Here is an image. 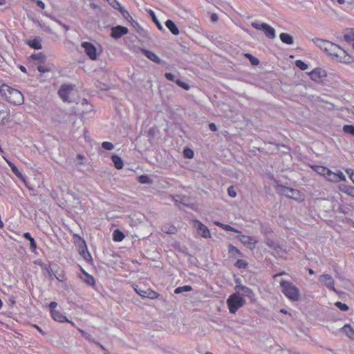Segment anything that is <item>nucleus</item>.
I'll return each instance as SVG.
<instances>
[{
	"instance_id": "2eb2a0df",
	"label": "nucleus",
	"mask_w": 354,
	"mask_h": 354,
	"mask_svg": "<svg viewBox=\"0 0 354 354\" xmlns=\"http://www.w3.org/2000/svg\"><path fill=\"white\" fill-rule=\"evenodd\" d=\"M319 281L326 286L329 290L337 292L335 287H334V281L330 274H324L319 277Z\"/></svg>"
},
{
	"instance_id": "de8ad7c7",
	"label": "nucleus",
	"mask_w": 354,
	"mask_h": 354,
	"mask_svg": "<svg viewBox=\"0 0 354 354\" xmlns=\"http://www.w3.org/2000/svg\"><path fill=\"white\" fill-rule=\"evenodd\" d=\"M228 251H230V252L231 253L235 252L237 254H240V250H238V248L236 246H234L233 245H230V247H228Z\"/></svg>"
},
{
	"instance_id": "bf43d9fd",
	"label": "nucleus",
	"mask_w": 354,
	"mask_h": 354,
	"mask_svg": "<svg viewBox=\"0 0 354 354\" xmlns=\"http://www.w3.org/2000/svg\"><path fill=\"white\" fill-rule=\"evenodd\" d=\"M212 21H215L218 19V17H216V15H213L212 16Z\"/></svg>"
},
{
	"instance_id": "473e14b6",
	"label": "nucleus",
	"mask_w": 354,
	"mask_h": 354,
	"mask_svg": "<svg viewBox=\"0 0 354 354\" xmlns=\"http://www.w3.org/2000/svg\"><path fill=\"white\" fill-rule=\"evenodd\" d=\"M31 58L32 59L37 60L43 64L44 63V61H45V56L43 54V53L32 54Z\"/></svg>"
},
{
	"instance_id": "a19ab883",
	"label": "nucleus",
	"mask_w": 354,
	"mask_h": 354,
	"mask_svg": "<svg viewBox=\"0 0 354 354\" xmlns=\"http://www.w3.org/2000/svg\"><path fill=\"white\" fill-rule=\"evenodd\" d=\"M235 266L238 268H246L248 266V262L243 260V259H239L236 262Z\"/></svg>"
},
{
	"instance_id": "a878e982",
	"label": "nucleus",
	"mask_w": 354,
	"mask_h": 354,
	"mask_svg": "<svg viewBox=\"0 0 354 354\" xmlns=\"http://www.w3.org/2000/svg\"><path fill=\"white\" fill-rule=\"evenodd\" d=\"M313 169L317 174H319V175H321L324 177L327 174V172L330 170L329 168H328L326 167L319 166V165H315L313 167Z\"/></svg>"
},
{
	"instance_id": "a18cd8bd",
	"label": "nucleus",
	"mask_w": 354,
	"mask_h": 354,
	"mask_svg": "<svg viewBox=\"0 0 354 354\" xmlns=\"http://www.w3.org/2000/svg\"><path fill=\"white\" fill-rule=\"evenodd\" d=\"M37 70L39 73H41V74H44V73L48 72L50 71V68L48 67H47L46 66L39 65L37 66Z\"/></svg>"
},
{
	"instance_id": "f3484780",
	"label": "nucleus",
	"mask_w": 354,
	"mask_h": 354,
	"mask_svg": "<svg viewBox=\"0 0 354 354\" xmlns=\"http://www.w3.org/2000/svg\"><path fill=\"white\" fill-rule=\"evenodd\" d=\"M2 158L8 163L9 167L11 168L12 173L15 174V175L17 176V178L20 179L21 181H23L24 183H25V185H26V178L23 176V174L21 172H19L18 168L15 167V165L10 160H8L7 157L3 156Z\"/></svg>"
},
{
	"instance_id": "f704fd0d",
	"label": "nucleus",
	"mask_w": 354,
	"mask_h": 354,
	"mask_svg": "<svg viewBox=\"0 0 354 354\" xmlns=\"http://www.w3.org/2000/svg\"><path fill=\"white\" fill-rule=\"evenodd\" d=\"M245 57H247L248 59H249L250 62L252 65L256 66V65L259 64V60L257 58L254 57L251 54L246 53V54H245Z\"/></svg>"
},
{
	"instance_id": "774afa93",
	"label": "nucleus",
	"mask_w": 354,
	"mask_h": 354,
	"mask_svg": "<svg viewBox=\"0 0 354 354\" xmlns=\"http://www.w3.org/2000/svg\"><path fill=\"white\" fill-rule=\"evenodd\" d=\"M337 1L338 2V3L339 4H343L344 3V0H337Z\"/></svg>"
},
{
	"instance_id": "cd10ccee",
	"label": "nucleus",
	"mask_w": 354,
	"mask_h": 354,
	"mask_svg": "<svg viewBox=\"0 0 354 354\" xmlns=\"http://www.w3.org/2000/svg\"><path fill=\"white\" fill-rule=\"evenodd\" d=\"M214 225L219 226L221 228L223 229L226 231L233 232H239L238 230H236L233 227H232L230 225L227 224H223L220 223L219 221H214Z\"/></svg>"
},
{
	"instance_id": "0eeeda50",
	"label": "nucleus",
	"mask_w": 354,
	"mask_h": 354,
	"mask_svg": "<svg viewBox=\"0 0 354 354\" xmlns=\"http://www.w3.org/2000/svg\"><path fill=\"white\" fill-rule=\"evenodd\" d=\"M73 89L74 85L73 84H62L58 91L61 100L66 102H71V100L69 96Z\"/></svg>"
},
{
	"instance_id": "37998d69",
	"label": "nucleus",
	"mask_w": 354,
	"mask_h": 354,
	"mask_svg": "<svg viewBox=\"0 0 354 354\" xmlns=\"http://www.w3.org/2000/svg\"><path fill=\"white\" fill-rule=\"evenodd\" d=\"M183 153L185 157L188 158H192L194 156V152L189 148L185 149Z\"/></svg>"
},
{
	"instance_id": "aec40b11",
	"label": "nucleus",
	"mask_w": 354,
	"mask_h": 354,
	"mask_svg": "<svg viewBox=\"0 0 354 354\" xmlns=\"http://www.w3.org/2000/svg\"><path fill=\"white\" fill-rule=\"evenodd\" d=\"M26 44L30 47L35 49H41L42 48L41 40L39 37L33 38L32 39L28 40Z\"/></svg>"
},
{
	"instance_id": "4c0bfd02",
	"label": "nucleus",
	"mask_w": 354,
	"mask_h": 354,
	"mask_svg": "<svg viewBox=\"0 0 354 354\" xmlns=\"http://www.w3.org/2000/svg\"><path fill=\"white\" fill-rule=\"evenodd\" d=\"M102 147L104 149H106V150H108V151H111V150L113 149L114 146H113V143L111 142L104 141L102 143Z\"/></svg>"
},
{
	"instance_id": "e2e57ef3",
	"label": "nucleus",
	"mask_w": 354,
	"mask_h": 354,
	"mask_svg": "<svg viewBox=\"0 0 354 354\" xmlns=\"http://www.w3.org/2000/svg\"><path fill=\"white\" fill-rule=\"evenodd\" d=\"M6 3V0H0V6H3Z\"/></svg>"
},
{
	"instance_id": "680f3d73",
	"label": "nucleus",
	"mask_w": 354,
	"mask_h": 354,
	"mask_svg": "<svg viewBox=\"0 0 354 354\" xmlns=\"http://www.w3.org/2000/svg\"><path fill=\"white\" fill-rule=\"evenodd\" d=\"M280 313H283V314H288V313L286 311V309H284V308L281 309V310H280Z\"/></svg>"
},
{
	"instance_id": "5701e85b",
	"label": "nucleus",
	"mask_w": 354,
	"mask_h": 354,
	"mask_svg": "<svg viewBox=\"0 0 354 354\" xmlns=\"http://www.w3.org/2000/svg\"><path fill=\"white\" fill-rule=\"evenodd\" d=\"M339 190L343 193L354 198V187L351 185H342L339 187Z\"/></svg>"
},
{
	"instance_id": "dca6fc26",
	"label": "nucleus",
	"mask_w": 354,
	"mask_h": 354,
	"mask_svg": "<svg viewBox=\"0 0 354 354\" xmlns=\"http://www.w3.org/2000/svg\"><path fill=\"white\" fill-rule=\"evenodd\" d=\"M128 32V29L125 26H114L111 29V37L118 39Z\"/></svg>"
},
{
	"instance_id": "c9c22d12",
	"label": "nucleus",
	"mask_w": 354,
	"mask_h": 354,
	"mask_svg": "<svg viewBox=\"0 0 354 354\" xmlns=\"http://www.w3.org/2000/svg\"><path fill=\"white\" fill-rule=\"evenodd\" d=\"M295 65L302 71L306 70L308 68V64L301 59L296 60Z\"/></svg>"
},
{
	"instance_id": "79ce46f5",
	"label": "nucleus",
	"mask_w": 354,
	"mask_h": 354,
	"mask_svg": "<svg viewBox=\"0 0 354 354\" xmlns=\"http://www.w3.org/2000/svg\"><path fill=\"white\" fill-rule=\"evenodd\" d=\"M345 173L348 175L351 182L354 184V169L351 168H347L345 169Z\"/></svg>"
},
{
	"instance_id": "6e6d98bb",
	"label": "nucleus",
	"mask_w": 354,
	"mask_h": 354,
	"mask_svg": "<svg viewBox=\"0 0 354 354\" xmlns=\"http://www.w3.org/2000/svg\"><path fill=\"white\" fill-rule=\"evenodd\" d=\"M30 248L32 251L36 250L37 244L35 241H32V242L30 243Z\"/></svg>"
},
{
	"instance_id": "f8f14e48",
	"label": "nucleus",
	"mask_w": 354,
	"mask_h": 354,
	"mask_svg": "<svg viewBox=\"0 0 354 354\" xmlns=\"http://www.w3.org/2000/svg\"><path fill=\"white\" fill-rule=\"evenodd\" d=\"M194 225L197 230V233L201 236L207 239L210 236L209 230L207 227L202 222L198 220L194 221Z\"/></svg>"
},
{
	"instance_id": "9d476101",
	"label": "nucleus",
	"mask_w": 354,
	"mask_h": 354,
	"mask_svg": "<svg viewBox=\"0 0 354 354\" xmlns=\"http://www.w3.org/2000/svg\"><path fill=\"white\" fill-rule=\"evenodd\" d=\"M82 47L84 48L86 55L91 60H95L97 57V49L93 44L84 41L82 43Z\"/></svg>"
},
{
	"instance_id": "f257e3e1",
	"label": "nucleus",
	"mask_w": 354,
	"mask_h": 354,
	"mask_svg": "<svg viewBox=\"0 0 354 354\" xmlns=\"http://www.w3.org/2000/svg\"><path fill=\"white\" fill-rule=\"evenodd\" d=\"M317 41L320 43V48L332 59L344 64H351L354 62V58L336 44L322 39H317Z\"/></svg>"
},
{
	"instance_id": "20e7f679",
	"label": "nucleus",
	"mask_w": 354,
	"mask_h": 354,
	"mask_svg": "<svg viewBox=\"0 0 354 354\" xmlns=\"http://www.w3.org/2000/svg\"><path fill=\"white\" fill-rule=\"evenodd\" d=\"M226 304L230 313L234 314L244 306L245 301L243 297L239 296V292H235L227 297Z\"/></svg>"
},
{
	"instance_id": "393cba45",
	"label": "nucleus",
	"mask_w": 354,
	"mask_h": 354,
	"mask_svg": "<svg viewBox=\"0 0 354 354\" xmlns=\"http://www.w3.org/2000/svg\"><path fill=\"white\" fill-rule=\"evenodd\" d=\"M125 238V235L123 232H122L119 230H115L113 233V240L115 242H120L124 240Z\"/></svg>"
},
{
	"instance_id": "8fccbe9b",
	"label": "nucleus",
	"mask_w": 354,
	"mask_h": 354,
	"mask_svg": "<svg viewBox=\"0 0 354 354\" xmlns=\"http://www.w3.org/2000/svg\"><path fill=\"white\" fill-rule=\"evenodd\" d=\"M165 76L166 79L168 80H170V81H174V75L170 73H166L165 74Z\"/></svg>"
},
{
	"instance_id": "ddd939ff",
	"label": "nucleus",
	"mask_w": 354,
	"mask_h": 354,
	"mask_svg": "<svg viewBox=\"0 0 354 354\" xmlns=\"http://www.w3.org/2000/svg\"><path fill=\"white\" fill-rule=\"evenodd\" d=\"M328 181L332 183H339L342 181H346V177L344 174L341 171H338L337 173H333L331 170L328 171L324 176Z\"/></svg>"
},
{
	"instance_id": "c03bdc74",
	"label": "nucleus",
	"mask_w": 354,
	"mask_h": 354,
	"mask_svg": "<svg viewBox=\"0 0 354 354\" xmlns=\"http://www.w3.org/2000/svg\"><path fill=\"white\" fill-rule=\"evenodd\" d=\"M176 84L178 86H179L180 88H183L185 90H189V86L188 84L183 82V81H180V80H176Z\"/></svg>"
},
{
	"instance_id": "bb28decb",
	"label": "nucleus",
	"mask_w": 354,
	"mask_h": 354,
	"mask_svg": "<svg viewBox=\"0 0 354 354\" xmlns=\"http://www.w3.org/2000/svg\"><path fill=\"white\" fill-rule=\"evenodd\" d=\"M279 38L283 44H292L293 43L292 37L288 33L282 32L279 35Z\"/></svg>"
},
{
	"instance_id": "72a5a7b5",
	"label": "nucleus",
	"mask_w": 354,
	"mask_h": 354,
	"mask_svg": "<svg viewBox=\"0 0 354 354\" xmlns=\"http://www.w3.org/2000/svg\"><path fill=\"white\" fill-rule=\"evenodd\" d=\"M55 278L60 282H65L66 280L65 271L63 270H60L59 272L57 273V274L55 275Z\"/></svg>"
},
{
	"instance_id": "6ab92c4d",
	"label": "nucleus",
	"mask_w": 354,
	"mask_h": 354,
	"mask_svg": "<svg viewBox=\"0 0 354 354\" xmlns=\"http://www.w3.org/2000/svg\"><path fill=\"white\" fill-rule=\"evenodd\" d=\"M142 52L145 55V56L151 61H153L156 64L160 63V59L159 58V57L154 54L153 52L147 49H142Z\"/></svg>"
},
{
	"instance_id": "052dcab7",
	"label": "nucleus",
	"mask_w": 354,
	"mask_h": 354,
	"mask_svg": "<svg viewBox=\"0 0 354 354\" xmlns=\"http://www.w3.org/2000/svg\"><path fill=\"white\" fill-rule=\"evenodd\" d=\"M77 158L80 160H82L84 159V156L82 155H80V154H78Z\"/></svg>"
},
{
	"instance_id": "c85d7f7f",
	"label": "nucleus",
	"mask_w": 354,
	"mask_h": 354,
	"mask_svg": "<svg viewBox=\"0 0 354 354\" xmlns=\"http://www.w3.org/2000/svg\"><path fill=\"white\" fill-rule=\"evenodd\" d=\"M344 40L347 42H354V28L345 32L344 35Z\"/></svg>"
},
{
	"instance_id": "49530a36",
	"label": "nucleus",
	"mask_w": 354,
	"mask_h": 354,
	"mask_svg": "<svg viewBox=\"0 0 354 354\" xmlns=\"http://www.w3.org/2000/svg\"><path fill=\"white\" fill-rule=\"evenodd\" d=\"M227 194L229 196H230L232 198L236 197V192L234 190L233 186H230L227 188Z\"/></svg>"
},
{
	"instance_id": "39448f33",
	"label": "nucleus",
	"mask_w": 354,
	"mask_h": 354,
	"mask_svg": "<svg viewBox=\"0 0 354 354\" xmlns=\"http://www.w3.org/2000/svg\"><path fill=\"white\" fill-rule=\"evenodd\" d=\"M57 305V304L55 301H53L49 304V309L50 311L51 317H53L55 321L60 323L68 322L73 324L71 321H68L64 313L55 309Z\"/></svg>"
},
{
	"instance_id": "b1692460",
	"label": "nucleus",
	"mask_w": 354,
	"mask_h": 354,
	"mask_svg": "<svg viewBox=\"0 0 354 354\" xmlns=\"http://www.w3.org/2000/svg\"><path fill=\"white\" fill-rule=\"evenodd\" d=\"M111 160L115 169H120L124 167V162L118 156L113 154L111 156Z\"/></svg>"
},
{
	"instance_id": "6e6552de",
	"label": "nucleus",
	"mask_w": 354,
	"mask_h": 354,
	"mask_svg": "<svg viewBox=\"0 0 354 354\" xmlns=\"http://www.w3.org/2000/svg\"><path fill=\"white\" fill-rule=\"evenodd\" d=\"M135 291L142 298H149L151 299H155L158 298L160 294L155 292L151 288H149L147 289L143 290L140 288L139 286H136L134 287Z\"/></svg>"
},
{
	"instance_id": "1a4fd4ad",
	"label": "nucleus",
	"mask_w": 354,
	"mask_h": 354,
	"mask_svg": "<svg viewBox=\"0 0 354 354\" xmlns=\"http://www.w3.org/2000/svg\"><path fill=\"white\" fill-rule=\"evenodd\" d=\"M236 292H239V296L244 297H248L250 299L252 302L255 301V295L254 292L249 288L244 286H236L235 287Z\"/></svg>"
},
{
	"instance_id": "58836bf2",
	"label": "nucleus",
	"mask_w": 354,
	"mask_h": 354,
	"mask_svg": "<svg viewBox=\"0 0 354 354\" xmlns=\"http://www.w3.org/2000/svg\"><path fill=\"white\" fill-rule=\"evenodd\" d=\"M343 131L354 136V126L353 125H344Z\"/></svg>"
},
{
	"instance_id": "412c9836",
	"label": "nucleus",
	"mask_w": 354,
	"mask_h": 354,
	"mask_svg": "<svg viewBox=\"0 0 354 354\" xmlns=\"http://www.w3.org/2000/svg\"><path fill=\"white\" fill-rule=\"evenodd\" d=\"M166 27L169 29L171 32L174 35H178L179 34V30L176 25L174 24V22L170 19H168L165 22Z\"/></svg>"
},
{
	"instance_id": "e433bc0d",
	"label": "nucleus",
	"mask_w": 354,
	"mask_h": 354,
	"mask_svg": "<svg viewBox=\"0 0 354 354\" xmlns=\"http://www.w3.org/2000/svg\"><path fill=\"white\" fill-rule=\"evenodd\" d=\"M139 183H151V180L147 175H141L138 178Z\"/></svg>"
},
{
	"instance_id": "69168bd1",
	"label": "nucleus",
	"mask_w": 354,
	"mask_h": 354,
	"mask_svg": "<svg viewBox=\"0 0 354 354\" xmlns=\"http://www.w3.org/2000/svg\"><path fill=\"white\" fill-rule=\"evenodd\" d=\"M3 227V223L1 220V218L0 217V229H2Z\"/></svg>"
},
{
	"instance_id": "423d86ee",
	"label": "nucleus",
	"mask_w": 354,
	"mask_h": 354,
	"mask_svg": "<svg viewBox=\"0 0 354 354\" xmlns=\"http://www.w3.org/2000/svg\"><path fill=\"white\" fill-rule=\"evenodd\" d=\"M251 26L257 30L264 32L266 37L274 39L275 37L274 29L266 23L259 24L256 21L251 23Z\"/></svg>"
},
{
	"instance_id": "2f4dec72",
	"label": "nucleus",
	"mask_w": 354,
	"mask_h": 354,
	"mask_svg": "<svg viewBox=\"0 0 354 354\" xmlns=\"http://www.w3.org/2000/svg\"><path fill=\"white\" fill-rule=\"evenodd\" d=\"M192 288L190 286L186 285L184 286L177 287L176 288V290H174V292L176 294H179L180 292H190V291H192Z\"/></svg>"
},
{
	"instance_id": "13d9d810",
	"label": "nucleus",
	"mask_w": 354,
	"mask_h": 354,
	"mask_svg": "<svg viewBox=\"0 0 354 354\" xmlns=\"http://www.w3.org/2000/svg\"><path fill=\"white\" fill-rule=\"evenodd\" d=\"M19 68H20L21 71H22L24 73H26V68L24 66H20Z\"/></svg>"
},
{
	"instance_id": "4d7b16f0",
	"label": "nucleus",
	"mask_w": 354,
	"mask_h": 354,
	"mask_svg": "<svg viewBox=\"0 0 354 354\" xmlns=\"http://www.w3.org/2000/svg\"><path fill=\"white\" fill-rule=\"evenodd\" d=\"M24 237L26 239V240H30V239L32 238L31 235L30 233L28 232H26L24 233Z\"/></svg>"
},
{
	"instance_id": "09e8293b",
	"label": "nucleus",
	"mask_w": 354,
	"mask_h": 354,
	"mask_svg": "<svg viewBox=\"0 0 354 354\" xmlns=\"http://www.w3.org/2000/svg\"><path fill=\"white\" fill-rule=\"evenodd\" d=\"M38 265L41 266H44V269H46V272H48V274L50 277H52V271L50 270V266H44V263H41V262H39L38 263Z\"/></svg>"
},
{
	"instance_id": "9b49d317",
	"label": "nucleus",
	"mask_w": 354,
	"mask_h": 354,
	"mask_svg": "<svg viewBox=\"0 0 354 354\" xmlns=\"http://www.w3.org/2000/svg\"><path fill=\"white\" fill-rule=\"evenodd\" d=\"M80 239V243L78 245L79 254L82 257V258L86 262H91L92 257L88 250V247L86 246L85 241L81 239Z\"/></svg>"
},
{
	"instance_id": "7c9ffc66",
	"label": "nucleus",
	"mask_w": 354,
	"mask_h": 354,
	"mask_svg": "<svg viewBox=\"0 0 354 354\" xmlns=\"http://www.w3.org/2000/svg\"><path fill=\"white\" fill-rule=\"evenodd\" d=\"M109 5L113 6V8L115 10H118L121 12H124V10L122 8L120 3L117 0H106Z\"/></svg>"
},
{
	"instance_id": "338daca9",
	"label": "nucleus",
	"mask_w": 354,
	"mask_h": 354,
	"mask_svg": "<svg viewBox=\"0 0 354 354\" xmlns=\"http://www.w3.org/2000/svg\"><path fill=\"white\" fill-rule=\"evenodd\" d=\"M100 348H101V349H102V350H103V351H104V352H106V351H108L106 349V348H105V347H104V346H102V344H100Z\"/></svg>"
},
{
	"instance_id": "603ef678",
	"label": "nucleus",
	"mask_w": 354,
	"mask_h": 354,
	"mask_svg": "<svg viewBox=\"0 0 354 354\" xmlns=\"http://www.w3.org/2000/svg\"><path fill=\"white\" fill-rule=\"evenodd\" d=\"M162 230L163 232H165V233H167V234H174V232H175L176 230L175 229V227H172L171 228H170V229H169V230H166V229H163V228H162Z\"/></svg>"
},
{
	"instance_id": "4468645a",
	"label": "nucleus",
	"mask_w": 354,
	"mask_h": 354,
	"mask_svg": "<svg viewBox=\"0 0 354 354\" xmlns=\"http://www.w3.org/2000/svg\"><path fill=\"white\" fill-rule=\"evenodd\" d=\"M310 79L315 82H319L322 78L326 77V72L321 68H315L309 73Z\"/></svg>"
},
{
	"instance_id": "f03ea898",
	"label": "nucleus",
	"mask_w": 354,
	"mask_h": 354,
	"mask_svg": "<svg viewBox=\"0 0 354 354\" xmlns=\"http://www.w3.org/2000/svg\"><path fill=\"white\" fill-rule=\"evenodd\" d=\"M0 95L10 104L15 106H20L24 102V94L18 89L12 88L8 84H2L0 88Z\"/></svg>"
},
{
	"instance_id": "ea45409f",
	"label": "nucleus",
	"mask_w": 354,
	"mask_h": 354,
	"mask_svg": "<svg viewBox=\"0 0 354 354\" xmlns=\"http://www.w3.org/2000/svg\"><path fill=\"white\" fill-rule=\"evenodd\" d=\"M335 305L337 308H338L342 311H346L348 310V305L344 303L337 301V302L335 303Z\"/></svg>"
},
{
	"instance_id": "7ed1b4c3",
	"label": "nucleus",
	"mask_w": 354,
	"mask_h": 354,
	"mask_svg": "<svg viewBox=\"0 0 354 354\" xmlns=\"http://www.w3.org/2000/svg\"><path fill=\"white\" fill-rule=\"evenodd\" d=\"M280 288L281 292L290 301H297L301 298L297 287L292 282L282 280L280 281Z\"/></svg>"
},
{
	"instance_id": "c756f323",
	"label": "nucleus",
	"mask_w": 354,
	"mask_h": 354,
	"mask_svg": "<svg viewBox=\"0 0 354 354\" xmlns=\"http://www.w3.org/2000/svg\"><path fill=\"white\" fill-rule=\"evenodd\" d=\"M285 194L290 198H296V196L299 194L298 191L292 188H285Z\"/></svg>"
},
{
	"instance_id": "3c124183",
	"label": "nucleus",
	"mask_w": 354,
	"mask_h": 354,
	"mask_svg": "<svg viewBox=\"0 0 354 354\" xmlns=\"http://www.w3.org/2000/svg\"><path fill=\"white\" fill-rule=\"evenodd\" d=\"M37 6L40 8L41 9L44 10L45 8L44 3L41 0H37L36 1Z\"/></svg>"
},
{
	"instance_id": "864d4df0",
	"label": "nucleus",
	"mask_w": 354,
	"mask_h": 354,
	"mask_svg": "<svg viewBox=\"0 0 354 354\" xmlns=\"http://www.w3.org/2000/svg\"><path fill=\"white\" fill-rule=\"evenodd\" d=\"M32 326L33 328H35L39 331V333H41L42 335H44V330L41 328H39V326H37V324H32Z\"/></svg>"
},
{
	"instance_id": "0e129e2a",
	"label": "nucleus",
	"mask_w": 354,
	"mask_h": 354,
	"mask_svg": "<svg viewBox=\"0 0 354 354\" xmlns=\"http://www.w3.org/2000/svg\"><path fill=\"white\" fill-rule=\"evenodd\" d=\"M308 273L310 274L311 275H313L314 274V271L311 268H308Z\"/></svg>"
},
{
	"instance_id": "a211bd4d",
	"label": "nucleus",
	"mask_w": 354,
	"mask_h": 354,
	"mask_svg": "<svg viewBox=\"0 0 354 354\" xmlns=\"http://www.w3.org/2000/svg\"><path fill=\"white\" fill-rule=\"evenodd\" d=\"M82 272L83 277H80V278L82 279L84 282H85L88 286L94 287L95 286V279L94 277L83 268H82Z\"/></svg>"
},
{
	"instance_id": "5fc2aeb1",
	"label": "nucleus",
	"mask_w": 354,
	"mask_h": 354,
	"mask_svg": "<svg viewBox=\"0 0 354 354\" xmlns=\"http://www.w3.org/2000/svg\"><path fill=\"white\" fill-rule=\"evenodd\" d=\"M209 129L212 132H215L216 131V125L214 123H210L209 124Z\"/></svg>"
},
{
	"instance_id": "4be33fe9",
	"label": "nucleus",
	"mask_w": 354,
	"mask_h": 354,
	"mask_svg": "<svg viewBox=\"0 0 354 354\" xmlns=\"http://www.w3.org/2000/svg\"><path fill=\"white\" fill-rule=\"evenodd\" d=\"M342 330L350 339H354V329L349 324H346L343 326Z\"/></svg>"
}]
</instances>
